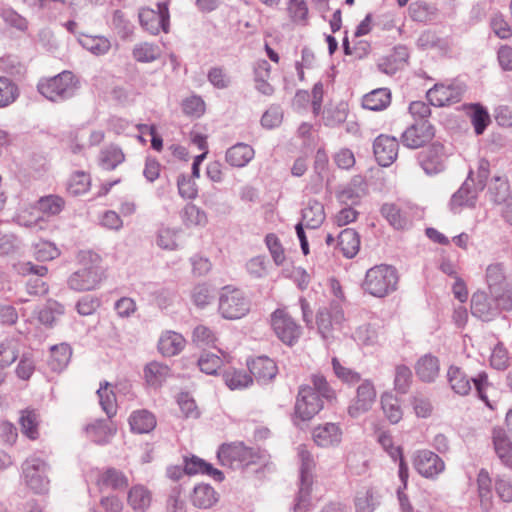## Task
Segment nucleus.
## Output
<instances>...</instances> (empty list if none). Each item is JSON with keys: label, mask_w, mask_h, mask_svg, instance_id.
Returning a JSON list of instances; mask_svg holds the SVG:
<instances>
[{"label": "nucleus", "mask_w": 512, "mask_h": 512, "mask_svg": "<svg viewBox=\"0 0 512 512\" xmlns=\"http://www.w3.org/2000/svg\"><path fill=\"white\" fill-rule=\"evenodd\" d=\"M217 459L221 466L231 470H244L251 465H260L263 471L270 465V455L266 450L248 447L242 441L223 443L217 450Z\"/></svg>", "instance_id": "1"}, {"label": "nucleus", "mask_w": 512, "mask_h": 512, "mask_svg": "<svg viewBox=\"0 0 512 512\" xmlns=\"http://www.w3.org/2000/svg\"><path fill=\"white\" fill-rule=\"evenodd\" d=\"M78 90L79 80L71 71H63L53 77L41 78L37 84V91L54 103L73 98Z\"/></svg>", "instance_id": "2"}, {"label": "nucleus", "mask_w": 512, "mask_h": 512, "mask_svg": "<svg viewBox=\"0 0 512 512\" xmlns=\"http://www.w3.org/2000/svg\"><path fill=\"white\" fill-rule=\"evenodd\" d=\"M398 281V272L393 266L380 264L367 270L362 288L370 295L382 298L397 289Z\"/></svg>", "instance_id": "3"}, {"label": "nucleus", "mask_w": 512, "mask_h": 512, "mask_svg": "<svg viewBox=\"0 0 512 512\" xmlns=\"http://www.w3.org/2000/svg\"><path fill=\"white\" fill-rule=\"evenodd\" d=\"M83 267L73 272L68 280L67 285L71 290L77 292L91 291L97 288L103 278V270L100 266L98 255L86 253L82 256Z\"/></svg>", "instance_id": "4"}, {"label": "nucleus", "mask_w": 512, "mask_h": 512, "mask_svg": "<svg viewBox=\"0 0 512 512\" xmlns=\"http://www.w3.org/2000/svg\"><path fill=\"white\" fill-rule=\"evenodd\" d=\"M470 309L474 317L488 322L502 311L512 309V297L511 295L489 297L485 292L478 291L472 295Z\"/></svg>", "instance_id": "5"}, {"label": "nucleus", "mask_w": 512, "mask_h": 512, "mask_svg": "<svg viewBox=\"0 0 512 512\" xmlns=\"http://www.w3.org/2000/svg\"><path fill=\"white\" fill-rule=\"evenodd\" d=\"M298 456L300 465V485L299 491L293 506L294 512H307L310 505V493L313 484V469L315 462L312 454L305 448L299 447Z\"/></svg>", "instance_id": "6"}, {"label": "nucleus", "mask_w": 512, "mask_h": 512, "mask_svg": "<svg viewBox=\"0 0 512 512\" xmlns=\"http://www.w3.org/2000/svg\"><path fill=\"white\" fill-rule=\"evenodd\" d=\"M250 310V301L238 288L225 286L219 297V312L225 319H240Z\"/></svg>", "instance_id": "7"}, {"label": "nucleus", "mask_w": 512, "mask_h": 512, "mask_svg": "<svg viewBox=\"0 0 512 512\" xmlns=\"http://www.w3.org/2000/svg\"><path fill=\"white\" fill-rule=\"evenodd\" d=\"M49 465L39 457L27 458L22 464L26 485L36 494H44L49 489Z\"/></svg>", "instance_id": "8"}, {"label": "nucleus", "mask_w": 512, "mask_h": 512, "mask_svg": "<svg viewBox=\"0 0 512 512\" xmlns=\"http://www.w3.org/2000/svg\"><path fill=\"white\" fill-rule=\"evenodd\" d=\"M271 326L277 338L288 346L295 345L302 335V328L285 309H276L271 314Z\"/></svg>", "instance_id": "9"}, {"label": "nucleus", "mask_w": 512, "mask_h": 512, "mask_svg": "<svg viewBox=\"0 0 512 512\" xmlns=\"http://www.w3.org/2000/svg\"><path fill=\"white\" fill-rule=\"evenodd\" d=\"M324 408V402L309 385L299 387L294 406L295 418L309 421Z\"/></svg>", "instance_id": "10"}, {"label": "nucleus", "mask_w": 512, "mask_h": 512, "mask_svg": "<svg viewBox=\"0 0 512 512\" xmlns=\"http://www.w3.org/2000/svg\"><path fill=\"white\" fill-rule=\"evenodd\" d=\"M465 91L466 85L459 81L437 83L427 91L426 97L431 105L443 107L460 102Z\"/></svg>", "instance_id": "11"}, {"label": "nucleus", "mask_w": 512, "mask_h": 512, "mask_svg": "<svg viewBox=\"0 0 512 512\" xmlns=\"http://www.w3.org/2000/svg\"><path fill=\"white\" fill-rule=\"evenodd\" d=\"M154 8H142L139 11L141 26L150 34L157 35L160 31L168 33L170 27L169 8L165 3L155 4Z\"/></svg>", "instance_id": "12"}, {"label": "nucleus", "mask_w": 512, "mask_h": 512, "mask_svg": "<svg viewBox=\"0 0 512 512\" xmlns=\"http://www.w3.org/2000/svg\"><path fill=\"white\" fill-rule=\"evenodd\" d=\"M447 155L442 143L436 141L417 155V161L427 175H436L445 170Z\"/></svg>", "instance_id": "13"}, {"label": "nucleus", "mask_w": 512, "mask_h": 512, "mask_svg": "<svg viewBox=\"0 0 512 512\" xmlns=\"http://www.w3.org/2000/svg\"><path fill=\"white\" fill-rule=\"evenodd\" d=\"M435 136V127L430 121H414L401 135L404 146L417 149L429 143Z\"/></svg>", "instance_id": "14"}, {"label": "nucleus", "mask_w": 512, "mask_h": 512, "mask_svg": "<svg viewBox=\"0 0 512 512\" xmlns=\"http://www.w3.org/2000/svg\"><path fill=\"white\" fill-rule=\"evenodd\" d=\"M473 174V170H470L466 180L451 196L449 207L454 214L459 213L462 207L474 208L476 206L479 190L475 186Z\"/></svg>", "instance_id": "15"}, {"label": "nucleus", "mask_w": 512, "mask_h": 512, "mask_svg": "<svg viewBox=\"0 0 512 512\" xmlns=\"http://www.w3.org/2000/svg\"><path fill=\"white\" fill-rule=\"evenodd\" d=\"M413 465L421 476L430 479L437 477L445 469L444 461L436 453L426 449L416 452Z\"/></svg>", "instance_id": "16"}, {"label": "nucleus", "mask_w": 512, "mask_h": 512, "mask_svg": "<svg viewBox=\"0 0 512 512\" xmlns=\"http://www.w3.org/2000/svg\"><path fill=\"white\" fill-rule=\"evenodd\" d=\"M376 400V390L370 380H364L357 388L355 400L348 406V415L358 418L368 412Z\"/></svg>", "instance_id": "17"}, {"label": "nucleus", "mask_w": 512, "mask_h": 512, "mask_svg": "<svg viewBox=\"0 0 512 512\" xmlns=\"http://www.w3.org/2000/svg\"><path fill=\"white\" fill-rule=\"evenodd\" d=\"M399 142L389 135L380 134L373 142V153L377 163L382 167L392 165L398 156Z\"/></svg>", "instance_id": "18"}, {"label": "nucleus", "mask_w": 512, "mask_h": 512, "mask_svg": "<svg viewBox=\"0 0 512 512\" xmlns=\"http://www.w3.org/2000/svg\"><path fill=\"white\" fill-rule=\"evenodd\" d=\"M247 367L251 377L258 383H267L277 375L276 363L267 356H258L247 360Z\"/></svg>", "instance_id": "19"}, {"label": "nucleus", "mask_w": 512, "mask_h": 512, "mask_svg": "<svg viewBox=\"0 0 512 512\" xmlns=\"http://www.w3.org/2000/svg\"><path fill=\"white\" fill-rule=\"evenodd\" d=\"M367 193V182L361 175H355L349 183L336 193L338 201L345 205H357Z\"/></svg>", "instance_id": "20"}, {"label": "nucleus", "mask_w": 512, "mask_h": 512, "mask_svg": "<svg viewBox=\"0 0 512 512\" xmlns=\"http://www.w3.org/2000/svg\"><path fill=\"white\" fill-rule=\"evenodd\" d=\"M312 437L320 447L337 446L342 439V430L335 423H325L313 429Z\"/></svg>", "instance_id": "21"}, {"label": "nucleus", "mask_w": 512, "mask_h": 512, "mask_svg": "<svg viewBox=\"0 0 512 512\" xmlns=\"http://www.w3.org/2000/svg\"><path fill=\"white\" fill-rule=\"evenodd\" d=\"M486 281L489 287L491 296L499 297L504 295H511L508 290L504 269L502 264H491L486 269Z\"/></svg>", "instance_id": "22"}, {"label": "nucleus", "mask_w": 512, "mask_h": 512, "mask_svg": "<svg viewBox=\"0 0 512 512\" xmlns=\"http://www.w3.org/2000/svg\"><path fill=\"white\" fill-rule=\"evenodd\" d=\"M493 444L501 462L512 469V442L506 430L503 428L493 429Z\"/></svg>", "instance_id": "23"}, {"label": "nucleus", "mask_w": 512, "mask_h": 512, "mask_svg": "<svg viewBox=\"0 0 512 512\" xmlns=\"http://www.w3.org/2000/svg\"><path fill=\"white\" fill-rule=\"evenodd\" d=\"M143 372L146 383L155 389L162 387L166 380L171 376L170 367L157 361L147 363Z\"/></svg>", "instance_id": "24"}, {"label": "nucleus", "mask_w": 512, "mask_h": 512, "mask_svg": "<svg viewBox=\"0 0 512 512\" xmlns=\"http://www.w3.org/2000/svg\"><path fill=\"white\" fill-rule=\"evenodd\" d=\"M417 47L421 50H435L446 54L450 50L447 38L440 37L436 31L424 30L417 39Z\"/></svg>", "instance_id": "25"}, {"label": "nucleus", "mask_w": 512, "mask_h": 512, "mask_svg": "<svg viewBox=\"0 0 512 512\" xmlns=\"http://www.w3.org/2000/svg\"><path fill=\"white\" fill-rule=\"evenodd\" d=\"M128 421L131 431L138 434L151 432L157 423L155 415L146 409L133 411Z\"/></svg>", "instance_id": "26"}, {"label": "nucleus", "mask_w": 512, "mask_h": 512, "mask_svg": "<svg viewBox=\"0 0 512 512\" xmlns=\"http://www.w3.org/2000/svg\"><path fill=\"white\" fill-rule=\"evenodd\" d=\"M254 149L245 143H237L230 147L225 154L228 164L233 167H244L254 158Z\"/></svg>", "instance_id": "27"}, {"label": "nucleus", "mask_w": 512, "mask_h": 512, "mask_svg": "<svg viewBox=\"0 0 512 512\" xmlns=\"http://www.w3.org/2000/svg\"><path fill=\"white\" fill-rule=\"evenodd\" d=\"M337 246L344 257L351 259L360 249V236L354 229L345 228L337 237Z\"/></svg>", "instance_id": "28"}, {"label": "nucleus", "mask_w": 512, "mask_h": 512, "mask_svg": "<svg viewBox=\"0 0 512 512\" xmlns=\"http://www.w3.org/2000/svg\"><path fill=\"white\" fill-rule=\"evenodd\" d=\"M219 500V494L209 484H198L193 489L191 501L200 509H209Z\"/></svg>", "instance_id": "29"}, {"label": "nucleus", "mask_w": 512, "mask_h": 512, "mask_svg": "<svg viewBox=\"0 0 512 512\" xmlns=\"http://www.w3.org/2000/svg\"><path fill=\"white\" fill-rule=\"evenodd\" d=\"M391 103V92L388 88H377L364 95L363 108L371 111H382Z\"/></svg>", "instance_id": "30"}, {"label": "nucleus", "mask_w": 512, "mask_h": 512, "mask_svg": "<svg viewBox=\"0 0 512 512\" xmlns=\"http://www.w3.org/2000/svg\"><path fill=\"white\" fill-rule=\"evenodd\" d=\"M415 370L421 381L433 382L439 374V360L431 354H426L417 361Z\"/></svg>", "instance_id": "31"}, {"label": "nucleus", "mask_w": 512, "mask_h": 512, "mask_svg": "<svg viewBox=\"0 0 512 512\" xmlns=\"http://www.w3.org/2000/svg\"><path fill=\"white\" fill-rule=\"evenodd\" d=\"M72 356V348L67 343L54 345L50 348L48 366L54 372H60L67 367Z\"/></svg>", "instance_id": "32"}, {"label": "nucleus", "mask_w": 512, "mask_h": 512, "mask_svg": "<svg viewBox=\"0 0 512 512\" xmlns=\"http://www.w3.org/2000/svg\"><path fill=\"white\" fill-rule=\"evenodd\" d=\"M185 339L176 332H167L158 342V350L165 357L177 355L184 348Z\"/></svg>", "instance_id": "33"}, {"label": "nucleus", "mask_w": 512, "mask_h": 512, "mask_svg": "<svg viewBox=\"0 0 512 512\" xmlns=\"http://www.w3.org/2000/svg\"><path fill=\"white\" fill-rule=\"evenodd\" d=\"M447 379L451 389L459 395H468L471 391L470 377L459 367L450 366L447 372Z\"/></svg>", "instance_id": "34"}, {"label": "nucleus", "mask_w": 512, "mask_h": 512, "mask_svg": "<svg viewBox=\"0 0 512 512\" xmlns=\"http://www.w3.org/2000/svg\"><path fill=\"white\" fill-rule=\"evenodd\" d=\"M325 219L324 206L317 200H309L307 206L302 209V220L309 229L320 227Z\"/></svg>", "instance_id": "35"}, {"label": "nucleus", "mask_w": 512, "mask_h": 512, "mask_svg": "<svg viewBox=\"0 0 512 512\" xmlns=\"http://www.w3.org/2000/svg\"><path fill=\"white\" fill-rule=\"evenodd\" d=\"M381 408L391 424H397L403 417L400 400L391 392L381 395Z\"/></svg>", "instance_id": "36"}, {"label": "nucleus", "mask_w": 512, "mask_h": 512, "mask_svg": "<svg viewBox=\"0 0 512 512\" xmlns=\"http://www.w3.org/2000/svg\"><path fill=\"white\" fill-rule=\"evenodd\" d=\"M468 108L471 110L470 120L475 134L482 135L491 122L487 108L481 103H471Z\"/></svg>", "instance_id": "37"}, {"label": "nucleus", "mask_w": 512, "mask_h": 512, "mask_svg": "<svg viewBox=\"0 0 512 512\" xmlns=\"http://www.w3.org/2000/svg\"><path fill=\"white\" fill-rule=\"evenodd\" d=\"M22 348V344L18 339L6 338L0 343V367L5 368L14 363Z\"/></svg>", "instance_id": "38"}, {"label": "nucleus", "mask_w": 512, "mask_h": 512, "mask_svg": "<svg viewBox=\"0 0 512 512\" xmlns=\"http://www.w3.org/2000/svg\"><path fill=\"white\" fill-rule=\"evenodd\" d=\"M127 502L135 512H145L150 506L151 494L144 486H133L128 492Z\"/></svg>", "instance_id": "39"}, {"label": "nucleus", "mask_w": 512, "mask_h": 512, "mask_svg": "<svg viewBox=\"0 0 512 512\" xmlns=\"http://www.w3.org/2000/svg\"><path fill=\"white\" fill-rule=\"evenodd\" d=\"M478 495L483 510L489 511L492 506V481L486 469L482 468L477 476Z\"/></svg>", "instance_id": "40"}, {"label": "nucleus", "mask_w": 512, "mask_h": 512, "mask_svg": "<svg viewBox=\"0 0 512 512\" xmlns=\"http://www.w3.org/2000/svg\"><path fill=\"white\" fill-rule=\"evenodd\" d=\"M180 216L183 224L187 228L193 226H205L208 222L205 211L192 203H188L184 206Z\"/></svg>", "instance_id": "41"}, {"label": "nucleus", "mask_w": 512, "mask_h": 512, "mask_svg": "<svg viewBox=\"0 0 512 512\" xmlns=\"http://www.w3.org/2000/svg\"><path fill=\"white\" fill-rule=\"evenodd\" d=\"M380 212L394 229L403 230L409 225V220L395 204H383Z\"/></svg>", "instance_id": "42"}, {"label": "nucleus", "mask_w": 512, "mask_h": 512, "mask_svg": "<svg viewBox=\"0 0 512 512\" xmlns=\"http://www.w3.org/2000/svg\"><path fill=\"white\" fill-rule=\"evenodd\" d=\"M342 312L337 310L334 315L327 309H320L316 315V324L318 332L323 339H329L331 336L333 321L339 322L342 318Z\"/></svg>", "instance_id": "43"}, {"label": "nucleus", "mask_w": 512, "mask_h": 512, "mask_svg": "<svg viewBox=\"0 0 512 512\" xmlns=\"http://www.w3.org/2000/svg\"><path fill=\"white\" fill-rule=\"evenodd\" d=\"M18 85L10 78L0 76V109L13 104L19 97Z\"/></svg>", "instance_id": "44"}, {"label": "nucleus", "mask_w": 512, "mask_h": 512, "mask_svg": "<svg viewBox=\"0 0 512 512\" xmlns=\"http://www.w3.org/2000/svg\"><path fill=\"white\" fill-rule=\"evenodd\" d=\"M22 432L32 440H35L39 436L38 425H39V414L34 409H26L21 412L19 419Z\"/></svg>", "instance_id": "45"}, {"label": "nucleus", "mask_w": 512, "mask_h": 512, "mask_svg": "<svg viewBox=\"0 0 512 512\" xmlns=\"http://www.w3.org/2000/svg\"><path fill=\"white\" fill-rule=\"evenodd\" d=\"M491 201L497 205L505 203L510 194V185L506 178L494 176L489 186Z\"/></svg>", "instance_id": "46"}, {"label": "nucleus", "mask_w": 512, "mask_h": 512, "mask_svg": "<svg viewBox=\"0 0 512 512\" xmlns=\"http://www.w3.org/2000/svg\"><path fill=\"white\" fill-rule=\"evenodd\" d=\"M222 377L231 390L246 388L253 382L249 373L236 369L225 370Z\"/></svg>", "instance_id": "47"}, {"label": "nucleus", "mask_w": 512, "mask_h": 512, "mask_svg": "<svg viewBox=\"0 0 512 512\" xmlns=\"http://www.w3.org/2000/svg\"><path fill=\"white\" fill-rule=\"evenodd\" d=\"M379 504V496L371 488L360 490L356 494V512H373Z\"/></svg>", "instance_id": "48"}, {"label": "nucleus", "mask_w": 512, "mask_h": 512, "mask_svg": "<svg viewBox=\"0 0 512 512\" xmlns=\"http://www.w3.org/2000/svg\"><path fill=\"white\" fill-rule=\"evenodd\" d=\"M312 389L321 397L323 402L333 404L337 400L336 392L328 383L326 377L322 374H314L311 376Z\"/></svg>", "instance_id": "49"}, {"label": "nucleus", "mask_w": 512, "mask_h": 512, "mask_svg": "<svg viewBox=\"0 0 512 512\" xmlns=\"http://www.w3.org/2000/svg\"><path fill=\"white\" fill-rule=\"evenodd\" d=\"M125 160V155L121 148L111 145L101 151L100 165L103 169L111 171Z\"/></svg>", "instance_id": "50"}, {"label": "nucleus", "mask_w": 512, "mask_h": 512, "mask_svg": "<svg viewBox=\"0 0 512 512\" xmlns=\"http://www.w3.org/2000/svg\"><path fill=\"white\" fill-rule=\"evenodd\" d=\"M79 43L83 48L97 56L106 54L111 47L110 41L101 36L83 35L79 39Z\"/></svg>", "instance_id": "51"}, {"label": "nucleus", "mask_w": 512, "mask_h": 512, "mask_svg": "<svg viewBox=\"0 0 512 512\" xmlns=\"http://www.w3.org/2000/svg\"><path fill=\"white\" fill-rule=\"evenodd\" d=\"M101 483L113 490H123L128 487V478L116 468H108L101 475Z\"/></svg>", "instance_id": "52"}, {"label": "nucleus", "mask_w": 512, "mask_h": 512, "mask_svg": "<svg viewBox=\"0 0 512 512\" xmlns=\"http://www.w3.org/2000/svg\"><path fill=\"white\" fill-rule=\"evenodd\" d=\"M109 383L105 382L104 385H101L97 390V395L99 397V403L101 405L102 410L106 413L108 419H111L116 415L117 412V404H116V396L112 390L108 389Z\"/></svg>", "instance_id": "53"}, {"label": "nucleus", "mask_w": 512, "mask_h": 512, "mask_svg": "<svg viewBox=\"0 0 512 512\" xmlns=\"http://www.w3.org/2000/svg\"><path fill=\"white\" fill-rule=\"evenodd\" d=\"M132 54L136 61L150 63L159 58L160 50L157 45L144 42L136 45Z\"/></svg>", "instance_id": "54"}, {"label": "nucleus", "mask_w": 512, "mask_h": 512, "mask_svg": "<svg viewBox=\"0 0 512 512\" xmlns=\"http://www.w3.org/2000/svg\"><path fill=\"white\" fill-rule=\"evenodd\" d=\"M65 205V201L58 195H47L41 197L37 202L38 209L47 215L59 214Z\"/></svg>", "instance_id": "55"}, {"label": "nucleus", "mask_w": 512, "mask_h": 512, "mask_svg": "<svg viewBox=\"0 0 512 512\" xmlns=\"http://www.w3.org/2000/svg\"><path fill=\"white\" fill-rule=\"evenodd\" d=\"M331 364L335 376L343 383L354 385L360 382L361 375L358 372L343 366L337 357L332 358Z\"/></svg>", "instance_id": "56"}, {"label": "nucleus", "mask_w": 512, "mask_h": 512, "mask_svg": "<svg viewBox=\"0 0 512 512\" xmlns=\"http://www.w3.org/2000/svg\"><path fill=\"white\" fill-rule=\"evenodd\" d=\"M222 359L213 353H204L197 360V365L201 372L207 375H216L218 369L222 366Z\"/></svg>", "instance_id": "57"}, {"label": "nucleus", "mask_w": 512, "mask_h": 512, "mask_svg": "<svg viewBox=\"0 0 512 512\" xmlns=\"http://www.w3.org/2000/svg\"><path fill=\"white\" fill-rule=\"evenodd\" d=\"M283 121V110L279 105H271L261 117L263 128L271 130L281 125Z\"/></svg>", "instance_id": "58"}, {"label": "nucleus", "mask_w": 512, "mask_h": 512, "mask_svg": "<svg viewBox=\"0 0 512 512\" xmlns=\"http://www.w3.org/2000/svg\"><path fill=\"white\" fill-rule=\"evenodd\" d=\"M60 254L58 248L50 242H41L34 245L33 255L37 261L45 262L57 258Z\"/></svg>", "instance_id": "59"}, {"label": "nucleus", "mask_w": 512, "mask_h": 512, "mask_svg": "<svg viewBox=\"0 0 512 512\" xmlns=\"http://www.w3.org/2000/svg\"><path fill=\"white\" fill-rule=\"evenodd\" d=\"M179 195L184 199H194L198 195V189L192 177L180 174L177 179Z\"/></svg>", "instance_id": "60"}, {"label": "nucleus", "mask_w": 512, "mask_h": 512, "mask_svg": "<svg viewBox=\"0 0 512 512\" xmlns=\"http://www.w3.org/2000/svg\"><path fill=\"white\" fill-rule=\"evenodd\" d=\"M411 378L412 372L407 366H397L394 379L395 390L401 394H406L411 383Z\"/></svg>", "instance_id": "61"}, {"label": "nucleus", "mask_w": 512, "mask_h": 512, "mask_svg": "<svg viewBox=\"0 0 512 512\" xmlns=\"http://www.w3.org/2000/svg\"><path fill=\"white\" fill-rule=\"evenodd\" d=\"M207 468H210V463L198 456L184 457V472L187 475H205Z\"/></svg>", "instance_id": "62"}, {"label": "nucleus", "mask_w": 512, "mask_h": 512, "mask_svg": "<svg viewBox=\"0 0 512 512\" xmlns=\"http://www.w3.org/2000/svg\"><path fill=\"white\" fill-rule=\"evenodd\" d=\"M1 18L9 26L16 28L19 31H26L28 29V21L26 18L18 14L11 8H5L1 11Z\"/></svg>", "instance_id": "63"}, {"label": "nucleus", "mask_w": 512, "mask_h": 512, "mask_svg": "<svg viewBox=\"0 0 512 512\" xmlns=\"http://www.w3.org/2000/svg\"><path fill=\"white\" fill-rule=\"evenodd\" d=\"M101 305L98 297L93 295H84L76 303V310L82 316L92 315Z\"/></svg>", "instance_id": "64"}]
</instances>
